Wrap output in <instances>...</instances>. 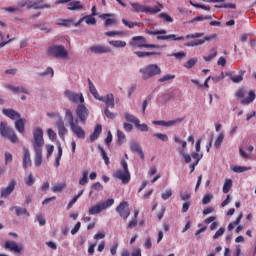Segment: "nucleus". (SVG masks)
I'll use <instances>...</instances> for the list:
<instances>
[{
	"mask_svg": "<svg viewBox=\"0 0 256 256\" xmlns=\"http://www.w3.org/2000/svg\"><path fill=\"white\" fill-rule=\"evenodd\" d=\"M147 43V39L144 36H134L129 42L130 47H138L145 48V44Z\"/></svg>",
	"mask_w": 256,
	"mask_h": 256,
	"instance_id": "nucleus-16",
	"label": "nucleus"
},
{
	"mask_svg": "<svg viewBox=\"0 0 256 256\" xmlns=\"http://www.w3.org/2000/svg\"><path fill=\"white\" fill-rule=\"evenodd\" d=\"M197 63V58H191L189 59L185 64L184 67L186 69H191V67H194V65Z\"/></svg>",
	"mask_w": 256,
	"mask_h": 256,
	"instance_id": "nucleus-59",
	"label": "nucleus"
},
{
	"mask_svg": "<svg viewBox=\"0 0 256 256\" xmlns=\"http://www.w3.org/2000/svg\"><path fill=\"white\" fill-rule=\"evenodd\" d=\"M116 212L122 217V219L127 220V218L131 215V211L129 210V202L123 201L116 207Z\"/></svg>",
	"mask_w": 256,
	"mask_h": 256,
	"instance_id": "nucleus-11",
	"label": "nucleus"
},
{
	"mask_svg": "<svg viewBox=\"0 0 256 256\" xmlns=\"http://www.w3.org/2000/svg\"><path fill=\"white\" fill-rule=\"evenodd\" d=\"M84 21L86 25H97V20L95 19V16H92V14L84 16Z\"/></svg>",
	"mask_w": 256,
	"mask_h": 256,
	"instance_id": "nucleus-46",
	"label": "nucleus"
},
{
	"mask_svg": "<svg viewBox=\"0 0 256 256\" xmlns=\"http://www.w3.org/2000/svg\"><path fill=\"white\" fill-rule=\"evenodd\" d=\"M185 118H176L174 120L166 121L165 127H175L178 123H183Z\"/></svg>",
	"mask_w": 256,
	"mask_h": 256,
	"instance_id": "nucleus-43",
	"label": "nucleus"
},
{
	"mask_svg": "<svg viewBox=\"0 0 256 256\" xmlns=\"http://www.w3.org/2000/svg\"><path fill=\"white\" fill-rule=\"evenodd\" d=\"M27 123V119L25 118H18V120L15 121V129L18 131V133H25V124Z\"/></svg>",
	"mask_w": 256,
	"mask_h": 256,
	"instance_id": "nucleus-23",
	"label": "nucleus"
},
{
	"mask_svg": "<svg viewBox=\"0 0 256 256\" xmlns=\"http://www.w3.org/2000/svg\"><path fill=\"white\" fill-rule=\"evenodd\" d=\"M243 75H245V70H240L236 75L228 74L233 83H241L243 81Z\"/></svg>",
	"mask_w": 256,
	"mask_h": 256,
	"instance_id": "nucleus-28",
	"label": "nucleus"
},
{
	"mask_svg": "<svg viewBox=\"0 0 256 256\" xmlns=\"http://www.w3.org/2000/svg\"><path fill=\"white\" fill-rule=\"evenodd\" d=\"M70 130L77 139H85V130L79 125V121L70 125Z\"/></svg>",
	"mask_w": 256,
	"mask_h": 256,
	"instance_id": "nucleus-14",
	"label": "nucleus"
},
{
	"mask_svg": "<svg viewBox=\"0 0 256 256\" xmlns=\"http://www.w3.org/2000/svg\"><path fill=\"white\" fill-rule=\"evenodd\" d=\"M135 127L138 129V131H149V126H147L145 123L141 124V122H136Z\"/></svg>",
	"mask_w": 256,
	"mask_h": 256,
	"instance_id": "nucleus-54",
	"label": "nucleus"
},
{
	"mask_svg": "<svg viewBox=\"0 0 256 256\" xmlns=\"http://www.w3.org/2000/svg\"><path fill=\"white\" fill-rule=\"evenodd\" d=\"M65 120L68 122L69 127L79 121V119H75V116H73V112L70 109L65 110Z\"/></svg>",
	"mask_w": 256,
	"mask_h": 256,
	"instance_id": "nucleus-26",
	"label": "nucleus"
},
{
	"mask_svg": "<svg viewBox=\"0 0 256 256\" xmlns=\"http://www.w3.org/2000/svg\"><path fill=\"white\" fill-rule=\"evenodd\" d=\"M48 55L55 59H67L69 51L63 45H52L48 48Z\"/></svg>",
	"mask_w": 256,
	"mask_h": 256,
	"instance_id": "nucleus-4",
	"label": "nucleus"
},
{
	"mask_svg": "<svg viewBox=\"0 0 256 256\" xmlns=\"http://www.w3.org/2000/svg\"><path fill=\"white\" fill-rule=\"evenodd\" d=\"M223 139H225V134H223V132H221L217 139L215 140L214 143V147H216V149H219V147H221V143H223Z\"/></svg>",
	"mask_w": 256,
	"mask_h": 256,
	"instance_id": "nucleus-51",
	"label": "nucleus"
},
{
	"mask_svg": "<svg viewBox=\"0 0 256 256\" xmlns=\"http://www.w3.org/2000/svg\"><path fill=\"white\" fill-rule=\"evenodd\" d=\"M101 131H103V127L101 126V124L96 125V127L94 128L93 134L90 136L91 143L99 139V135H101Z\"/></svg>",
	"mask_w": 256,
	"mask_h": 256,
	"instance_id": "nucleus-30",
	"label": "nucleus"
},
{
	"mask_svg": "<svg viewBox=\"0 0 256 256\" xmlns=\"http://www.w3.org/2000/svg\"><path fill=\"white\" fill-rule=\"evenodd\" d=\"M104 35L106 37H125V35H127V33H125V31L113 30V31L105 32Z\"/></svg>",
	"mask_w": 256,
	"mask_h": 256,
	"instance_id": "nucleus-33",
	"label": "nucleus"
},
{
	"mask_svg": "<svg viewBox=\"0 0 256 256\" xmlns=\"http://www.w3.org/2000/svg\"><path fill=\"white\" fill-rule=\"evenodd\" d=\"M68 11H81V9H85V5L81 3V1H73L71 0L67 7Z\"/></svg>",
	"mask_w": 256,
	"mask_h": 256,
	"instance_id": "nucleus-22",
	"label": "nucleus"
},
{
	"mask_svg": "<svg viewBox=\"0 0 256 256\" xmlns=\"http://www.w3.org/2000/svg\"><path fill=\"white\" fill-rule=\"evenodd\" d=\"M163 11V4L157 3L156 6H145L144 5V13H150V15H157V13H161Z\"/></svg>",
	"mask_w": 256,
	"mask_h": 256,
	"instance_id": "nucleus-20",
	"label": "nucleus"
},
{
	"mask_svg": "<svg viewBox=\"0 0 256 256\" xmlns=\"http://www.w3.org/2000/svg\"><path fill=\"white\" fill-rule=\"evenodd\" d=\"M122 23L126 27H129V29H133L134 27H137V22H131L129 20L122 19Z\"/></svg>",
	"mask_w": 256,
	"mask_h": 256,
	"instance_id": "nucleus-63",
	"label": "nucleus"
},
{
	"mask_svg": "<svg viewBox=\"0 0 256 256\" xmlns=\"http://www.w3.org/2000/svg\"><path fill=\"white\" fill-rule=\"evenodd\" d=\"M13 210L16 211V215L18 217L21 215H29V213L27 212V209H25V208L14 206V207L10 208V211H13Z\"/></svg>",
	"mask_w": 256,
	"mask_h": 256,
	"instance_id": "nucleus-44",
	"label": "nucleus"
},
{
	"mask_svg": "<svg viewBox=\"0 0 256 256\" xmlns=\"http://www.w3.org/2000/svg\"><path fill=\"white\" fill-rule=\"evenodd\" d=\"M108 43L111 47H114V49H123L127 47V42L123 40H110Z\"/></svg>",
	"mask_w": 256,
	"mask_h": 256,
	"instance_id": "nucleus-29",
	"label": "nucleus"
},
{
	"mask_svg": "<svg viewBox=\"0 0 256 256\" xmlns=\"http://www.w3.org/2000/svg\"><path fill=\"white\" fill-rule=\"evenodd\" d=\"M91 53H95L96 55H103L107 53H111V47L104 45H93L89 48Z\"/></svg>",
	"mask_w": 256,
	"mask_h": 256,
	"instance_id": "nucleus-15",
	"label": "nucleus"
},
{
	"mask_svg": "<svg viewBox=\"0 0 256 256\" xmlns=\"http://www.w3.org/2000/svg\"><path fill=\"white\" fill-rule=\"evenodd\" d=\"M130 149L134 153H137L139 155L140 159H142V160L145 159V154L143 153V149H141V146L139 145V143L132 142L130 144Z\"/></svg>",
	"mask_w": 256,
	"mask_h": 256,
	"instance_id": "nucleus-24",
	"label": "nucleus"
},
{
	"mask_svg": "<svg viewBox=\"0 0 256 256\" xmlns=\"http://www.w3.org/2000/svg\"><path fill=\"white\" fill-rule=\"evenodd\" d=\"M89 183V171L83 170L82 177L79 180V185L85 186Z\"/></svg>",
	"mask_w": 256,
	"mask_h": 256,
	"instance_id": "nucleus-35",
	"label": "nucleus"
},
{
	"mask_svg": "<svg viewBox=\"0 0 256 256\" xmlns=\"http://www.w3.org/2000/svg\"><path fill=\"white\" fill-rule=\"evenodd\" d=\"M145 31L148 35H166L167 34L166 30L155 31V30H151V29H146Z\"/></svg>",
	"mask_w": 256,
	"mask_h": 256,
	"instance_id": "nucleus-53",
	"label": "nucleus"
},
{
	"mask_svg": "<svg viewBox=\"0 0 256 256\" xmlns=\"http://www.w3.org/2000/svg\"><path fill=\"white\" fill-rule=\"evenodd\" d=\"M211 39H215V35L206 36L203 40L197 39L191 42H186L185 47H199V45L205 44V41H211Z\"/></svg>",
	"mask_w": 256,
	"mask_h": 256,
	"instance_id": "nucleus-18",
	"label": "nucleus"
},
{
	"mask_svg": "<svg viewBox=\"0 0 256 256\" xmlns=\"http://www.w3.org/2000/svg\"><path fill=\"white\" fill-rule=\"evenodd\" d=\"M115 204V200L110 198L104 202H100L92 207L89 208L88 213L89 215H99L101 211H105V209H109V207H113Z\"/></svg>",
	"mask_w": 256,
	"mask_h": 256,
	"instance_id": "nucleus-6",
	"label": "nucleus"
},
{
	"mask_svg": "<svg viewBox=\"0 0 256 256\" xmlns=\"http://www.w3.org/2000/svg\"><path fill=\"white\" fill-rule=\"evenodd\" d=\"M173 139H174L175 143H181L182 149L187 148V142L185 140H181V138H179L177 135H174Z\"/></svg>",
	"mask_w": 256,
	"mask_h": 256,
	"instance_id": "nucleus-61",
	"label": "nucleus"
},
{
	"mask_svg": "<svg viewBox=\"0 0 256 256\" xmlns=\"http://www.w3.org/2000/svg\"><path fill=\"white\" fill-rule=\"evenodd\" d=\"M231 170L234 173H245V171H251V167L246 166H232Z\"/></svg>",
	"mask_w": 256,
	"mask_h": 256,
	"instance_id": "nucleus-39",
	"label": "nucleus"
},
{
	"mask_svg": "<svg viewBox=\"0 0 256 256\" xmlns=\"http://www.w3.org/2000/svg\"><path fill=\"white\" fill-rule=\"evenodd\" d=\"M32 147L34 151H43L45 139L43 138V128L35 127L32 131Z\"/></svg>",
	"mask_w": 256,
	"mask_h": 256,
	"instance_id": "nucleus-3",
	"label": "nucleus"
},
{
	"mask_svg": "<svg viewBox=\"0 0 256 256\" xmlns=\"http://www.w3.org/2000/svg\"><path fill=\"white\" fill-rule=\"evenodd\" d=\"M124 117L126 121H129L130 123H134V125H136V123H141L139 118L135 117L133 114L125 113Z\"/></svg>",
	"mask_w": 256,
	"mask_h": 256,
	"instance_id": "nucleus-42",
	"label": "nucleus"
},
{
	"mask_svg": "<svg viewBox=\"0 0 256 256\" xmlns=\"http://www.w3.org/2000/svg\"><path fill=\"white\" fill-rule=\"evenodd\" d=\"M67 187V183L62 182L58 185H55L52 187V191L53 193H61V191H63V189H65Z\"/></svg>",
	"mask_w": 256,
	"mask_h": 256,
	"instance_id": "nucleus-47",
	"label": "nucleus"
},
{
	"mask_svg": "<svg viewBox=\"0 0 256 256\" xmlns=\"http://www.w3.org/2000/svg\"><path fill=\"white\" fill-rule=\"evenodd\" d=\"M46 115L50 119H57V121H59V119H63V117H61V114L59 112H47Z\"/></svg>",
	"mask_w": 256,
	"mask_h": 256,
	"instance_id": "nucleus-56",
	"label": "nucleus"
},
{
	"mask_svg": "<svg viewBox=\"0 0 256 256\" xmlns=\"http://www.w3.org/2000/svg\"><path fill=\"white\" fill-rule=\"evenodd\" d=\"M57 147H58V154L56 156V160L54 163V167H59V165H61V157H63V148L61 147V142L57 143Z\"/></svg>",
	"mask_w": 256,
	"mask_h": 256,
	"instance_id": "nucleus-32",
	"label": "nucleus"
},
{
	"mask_svg": "<svg viewBox=\"0 0 256 256\" xmlns=\"http://www.w3.org/2000/svg\"><path fill=\"white\" fill-rule=\"evenodd\" d=\"M15 185H17V182L15 180H12L6 188L1 189V197L7 198L13 191L15 190Z\"/></svg>",
	"mask_w": 256,
	"mask_h": 256,
	"instance_id": "nucleus-19",
	"label": "nucleus"
},
{
	"mask_svg": "<svg viewBox=\"0 0 256 256\" xmlns=\"http://www.w3.org/2000/svg\"><path fill=\"white\" fill-rule=\"evenodd\" d=\"M99 150L101 152V155H102L105 165H109V163H111V162L109 161V156H107L105 149H103V147L99 146Z\"/></svg>",
	"mask_w": 256,
	"mask_h": 256,
	"instance_id": "nucleus-55",
	"label": "nucleus"
},
{
	"mask_svg": "<svg viewBox=\"0 0 256 256\" xmlns=\"http://www.w3.org/2000/svg\"><path fill=\"white\" fill-rule=\"evenodd\" d=\"M121 165L123 170H117L114 173V177L115 179H119L120 181H122L124 185H127V183L131 181V173H129V165L125 160H121Z\"/></svg>",
	"mask_w": 256,
	"mask_h": 256,
	"instance_id": "nucleus-5",
	"label": "nucleus"
},
{
	"mask_svg": "<svg viewBox=\"0 0 256 256\" xmlns=\"http://www.w3.org/2000/svg\"><path fill=\"white\" fill-rule=\"evenodd\" d=\"M175 74H165L164 76L158 79V83H167L169 81H173L175 79Z\"/></svg>",
	"mask_w": 256,
	"mask_h": 256,
	"instance_id": "nucleus-38",
	"label": "nucleus"
},
{
	"mask_svg": "<svg viewBox=\"0 0 256 256\" xmlns=\"http://www.w3.org/2000/svg\"><path fill=\"white\" fill-rule=\"evenodd\" d=\"M0 135H2V137H5V139H9L11 143H17L18 141L17 134H15V130L7 126V123L5 122L0 123Z\"/></svg>",
	"mask_w": 256,
	"mask_h": 256,
	"instance_id": "nucleus-8",
	"label": "nucleus"
},
{
	"mask_svg": "<svg viewBox=\"0 0 256 256\" xmlns=\"http://www.w3.org/2000/svg\"><path fill=\"white\" fill-rule=\"evenodd\" d=\"M65 97H67L68 100L71 101V103H85V98L83 97V94L81 93H75L71 90H66L64 92Z\"/></svg>",
	"mask_w": 256,
	"mask_h": 256,
	"instance_id": "nucleus-10",
	"label": "nucleus"
},
{
	"mask_svg": "<svg viewBox=\"0 0 256 256\" xmlns=\"http://www.w3.org/2000/svg\"><path fill=\"white\" fill-rule=\"evenodd\" d=\"M3 113L6 115V117H9V119L12 120L19 119L21 117L20 113H17V111L12 109H4Z\"/></svg>",
	"mask_w": 256,
	"mask_h": 256,
	"instance_id": "nucleus-31",
	"label": "nucleus"
},
{
	"mask_svg": "<svg viewBox=\"0 0 256 256\" xmlns=\"http://www.w3.org/2000/svg\"><path fill=\"white\" fill-rule=\"evenodd\" d=\"M160 39H166V41H185L184 36L177 37L175 34L166 35V37H161Z\"/></svg>",
	"mask_w": 256,
	"mask_h": 256,
	"instance_id": "nucleus-37",
	"label": "nucleus"
},
{
	"mask_svg": "<svg viewBox=\"0 0 256 256\" xmlns=\"http://www.w3.org/2000/svg\"><path fill=\"white\" fill-rule=\"evenodd\" d=\"M217 57V48H212L209 50V53L207 56H204V61L209 62L213 61Z\"/></svg>",
	"mask_w": 256,
	"mask_h": 256,
	"instance_id": "nucleus-34",
	"label": "nucleus"
},
{
	"mask_svg": "<svg viewBox=\"0 0 256 256\" xmlns=\"http://www.w3.org/2000/svg\"><path fill=\"white\" fill-rule=\"evenodd\" d=\"M178 152H179V155H181V157H183L185 163H190V162H191V155H190V154H187V153L185 152V149L179 148V149H178Z\"/></svg>",
	"mask_w": 256,
	"mask_h": 256,
	"instance_id": "nucleus-45",
	"label": "nucleus"
},
{
	"mask_svg": "<svg viewBox=\"0 0 256 256\" xmlns=\"http://www.w3.org/2000/svg\"><path fill=\"white\" fill-rule=\"evenodd\" d=\"M5 89H7V91H11V93H24L25 95H29V89L23 86H14L12 84H5Z\"/></svg>",
	"mask_w": 256,
	"mask_h": 256,
	"instance_id": "nucleus-17",
	"label": "nucleus"
},
{
	"mask_svg": "<svg viewBox=\"0 0 256 256\" xmlns=\"http://www.w3.org/2000/svg\"><path fill=\"white\" fill-rule=\"evenodd\" d=\"M192 158H194L196 160V165H199V161L201 159H203V153H199V152H193L191 155Z\"/></svg>",
	"mask_w": 256,
	"mask_h": 256,
	"instance_id": "nucleus-60",
	"label": "nucleus"
},
{
	"mask_svg": "<svg viewBox=\"0 0 256 256\" xmlns=\"http://www.w3.org/2000/svg\"><path fill=\"white\" fill-rule=\"evenodd\" d=\"M76 117L81 123H85V121L89 119V109L87 108V106H85V104L81 103L77 105Z\"/></svg>",
	"mask_w": 256,
	"mask_h": 256,
	"instance_id": "nucleus-9",
	"label": "nucleus"
},
{
	"mask_svg": "<svg viewBox=\"0 0 256 256\" xmlns=\"http://www.w3.org/2000/svg\"><path fill=\"white\" fill-rule=\"evenodd\" d=\"M153 137H156V139H159V141H163L164 143H167V141H169V136L164 133H154Z\"/></svg>",
	"mask_w": 256,
	"mask_h": 256,
	"instance_id": "nucleus-50",
	"label": "nucleus"
},
{
	"mask_svg": "<svg viewBox=\"0 0 256 256\" xmlns=\"http://www.w3.org/2000/svg\"><path fill=\"white\" fill-rule=\"evenodd\" d=\"M139 59H145V57H151L152 55H159V52H141V51H136L134 52Z\"/></svg>",
	"mask_w": 256,
	"mask_h": 256,
	"instance_id": "nucleus-36",
	"label": "nucleus"
},
{
	"mask_svg": "<svg viewBox=\"0 0 256 256\" xmlns=\"http://www.w3.org/2000/svg\"><path fill=\"white\" fill-rule=\"evenodd\" d=\"M34 153V164L36 167H41V164L43 163V150H34Z\"/></svg>",
	"mask_w": 256,
	"mask_h": 256,
	"instance_id": "nucleus-27",
	"label": "nucleus"
},
{
	"mask_svg": "<svg viewBox=\"0 0 256 256\" xmlns=\"http://www.w3.org/2000/svg\"><path fill=\"white\" fill-rule=\"evenodd\" d=\"M32 162H31V153H29L28 149H24V154H23V168L27 169L28 167H31Z\"/></svg>",
	"mask_w": 256,
	"mask_h": 256,
	"instance_id": "nucleus-25",
	"label": "nucleus"
},
{
	"mask_svg": "<svg viewBox=\"0 0 256 256\" xmlns=\"http://www.w3.org/2000/svg\"><path fill=\"white\" fill-rule=\"evenodd\" d=\"M139 73L143 81H149V79H152V77H156V75H161V67L157 64H148L140 68Z\"/></svg>",
	"mask_w": 256,
	"mask_h": 256,
	"instance_id": "nucleus-2",
	"label": "nucleus"
},
{
	"mask_svg": "<svg viewBox=\"0 0 256 256\" xmlns=\"http://www.w3.org/2000/svg\"><path fill=\"white\" fill-rule=\"evenodd\" d=\"M99 17L104 21L105 27H113L114 25H117V18H115V14L113 13L101 14Z\"/></svg>",
	"mask_w": 256,
	"mask_h": 256,
	"instance_id": "nucleus-12",
	"label": "nucleus"
},
{
	"mask_svg": "<svg viewBox=\"0 0 256 256\" xmlns=\"http://www.w3.org/2000/svg\"><path fill=\"white\" fill-rule=\"evenodd\" d=\"M25 183L26 185H28L29 187H31L33 185V183H35V179H33V174H29L26 178H25Z\"/></svg>",
	"mask_w": 256,
	"mask_h": 256,
	"instance_id": "nucleus-64",
	"label": "nucleus"
},
{
	"mask_svg": "<svg viewBox=\"0 0 256 256\" xmlns=\"http://www.w3.org/2000/svg\"><path fill=\"white\" fill-rule=\"evenodd\" d=\"M173 195V191L171 189H167L165 192L161 194V198L163 201H167Z\"/></svg>",
	"mask_w": 256,
	"mask_h": 256,
	"instance_id": "nucleus-58",
	"label": "nucleus"
},
{
	"mask_svg": "<svg viewBox=\"0 0 256 256\" xmlns=\"http://www.w3.org/2000/svg\"><path fill=\"white\" fill-rule=\"evenodd\" d=\"M5 249H9V251H13L14 253H21L23 246H19L15 241H6Z\"/></svg>",
	"mask_w": 256,
	"mask_h": 256,
	"instance_id": "nucleus-21",
	"label": "nucleus"
},
{
	"mask_svg": "<svg viewBox=\"0 0 256 256\" xmlns=\"http://www.w3.org/2000/svg\"><path fill=\"white\" fill-rule=\"evenodd\" d=\"M245 95H247V90H245V88H240L236 92V97L238 99H242L240 101L241 105H250V103H253L255 101V91L250 90L246 98Z\"/></svg>",
	"mask_w": 256,
	"mask_h": 256,
	"instance_id": "nucleus-7",
	"label": "nucleus"
},
{
	"mask_svg": "<svg viewBox=\"0 0 256 256\" xmlns=\"http://www.w3.org/2000/svg\"><path fill=\"white\" fill-rule=\"evenodd\" d=\"M117 137H118L119 145H123V143H125L127 141L125 133H123L121 130H117Z\"/></svg>",
	"mask_w": 256,
	"mask_h": 256,
	"instance_id": "nucleus-49",
	"label": "nucleus"
},
{
	"mask_svg": "<svg viewBox=\"0 0 256 256\" xmlns=\"http://www.w3.org/2000/svg\"><path fill=\"white\" fill-rule=\"evenodd\" d=\"M231 187H233V180L226 179L223 185V193L227 194L229 191H231Z\"/></svg>",
	"mask_w": 256,
	"mask_h": 256,
	"instance_id": "nucleus-41",
	"label": "nucleus"
},
{
	"mask_svg": "<svg viewBox=\"0 0 256 256\" xmlns=\"http://www.w3.org/2000/svg\"><path fill=\"white\" fill-rule=\"evenodd\" d=\"M88 87L94 99H96V101H102L105 104V109H115V96H113V93H108L105 96L99 95L91 79H88Z\"/></svg>",
	"mask_w": 256,
	"mask_h": 256,
	"instance_id": "nucleus-1",
	"label": "nucleus"
},
{
	"mask_svg": "<svg viewBox=\"0 0 256 256\" xmlns=\"http://www.w3.org/2000/svg\"><path fill=\"white\" fill-rule=\"evenodd\" d=\"M46 133H47L48 139H50V141L57 140V133L55 132V130L53 128L47 129Z\"/></svg>",
	"mask_w": 256,
	"mask_h": 256,
	"instance_id": "nucleus-48",
	"label": "nucleus"
},
{
	"mask_svg": "<svg viewBox=\"0 0 256 256\" xmlns=\"http://www.w3.org/2000/svg\"><path fill=\"white\" fill-rule=\"evenodd\" d=\"M56 129L58 131V135L62 141H65V135L69 133V130L65 126V121L63 119L56 120Z\"/></svg>",
	"mask_w": 256,
	"mask_h": 256,
	"instance_id": "nucleus-13",
	"label": "nucleus"
},
{
	"mask_svg": "<svg viewBox=\"0 0 256 256\" xmlns=\"http://www.w3.org/2000/svg\"><path fill=\"white\" fill-rule=\"evenodd\" d=\"M130 5L135 13H144L145 11V5L139 3H131Z\"/></svg>",
	"mask_w": 256,
	"mask_h": 256,
	"instance_id": "nucleus-40",
	"label": "nucleus"
},
{
	"mask_svg": "<svg viewBox=\"0 0 256 256\" xmlns=\"http://www.w3.org/2000/svg\"><path fill=\"white\" fill-rule=\"evenodd\" d=\"M83 195V190L80 191V193L78 195H76L68 204L67 209H71V207H73V205H75V203H77V200L79 199V197H81Z\"/></svg>",
	"mask_w": 256,
	"mask_h": 256,
	"instance_id": "nucleus-57",
	"label": "nucleus"
},
{
	"mask_svg": "<svg viewBox=\"0 0 256 256\" xmlns=\"http://www.w3.org/2000/svg\"><path fill=\"white\" fill-rule=\"evenodd\" d=\"M104 114L107 117V119H115V117H117V114L111 112L109 108L104 109Z\"/></svg>",
	"mask_w": 256,
	"mask_h": 256,
	"instance_id": "nucleus-62",
	"label": "nucleus"
},
{
	"mask_svg": "<svg viewBox=\"0 0 256 256\" xmlns=\"http://www.w3.org/2000/svg\"><path fill=\"white\" fill-rule=\"evenodd\" d=\"M213 19L211 16H196L192 20L189 21V23H195V21H208Z\"/></svg>",
	"mask_w": 256,
	"mask_h": 256,
	"instance_id": "nucleus-52",
	"label": "nucleus"
}]
</instances>
